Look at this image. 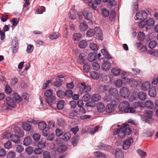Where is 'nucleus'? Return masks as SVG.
<instances>
[{
  "instance_id": "0eeeda50",
  "label": "nucleus",
  "mask_w": 158,
  "mask_h": 158,
  "mask_svg": "<svg viewBox=\"0 0 158 158\" xmlns=\"http://www.w3.org/2000/svg\"><path fill=\"white\" fill-rule=\"evenodd\" d=\"M6 104L8 106L14 108L16 106V102L14 100L9 97H7L6 98Z\"/></svg>"
},
{
  "instance_id": "ddd939ff",
  "label": "nucleus",
  "mask_w": 158,
  "mask_h": 158,
  "mask_svg": "<svg viewBox=\"0 0 158 158\" xmlns=\"http://www.w3.org/2000/svg\"><path fill=\"white\" fill-rule=\"evenodd\" d=\"M124 154L121 149H117L115 151V158H123Z\"/></svg>"
},
{
  "instance_id": "4d7b16f0",
  "label": "nucleus",
  "mask_w": 158,
  "mask_h": 158,
  "mask_svg": "<svg viewBox=\"0 0 158 158\" xmlns=\"http://www.w3.org/2000/svg\"><path fill=\"white\" fill-rule=\"evenodd\" d=\"M115 17V12L114 10H112L110 12L109 18L110 20L113 21Z\"/></svg>"
},
{
  "instance_id": "9b49d317",
  "label": "nucleus",
  "mask_w": 158,
  "mask_h": 158,
  "mask_svg": "<svg viewBox=\"0 0 158 158\" xmlns=\"http://www.w3.org/2000/svg\"><path fill=\"white\" fill-rule=\"evenodd\" d=\"M12 53H16L18 50L19 48V44L17 41H13L12 43Z\"/></svg>"
},
{
  "instance_id": "5701e85b",
  "label": "nucleus",
  "mask_w": 158,
  "mask_h": 158,
  "mask_svg": "<svg viewBox=\"0 0 158 158\" xmlns=\"http://www.w3.org/2000/svg\"><path fill=\"white\" fill-rule=\"evenodd\" d=\"M88 44L87 42L85 40H81L78 43L79 47L81 48H84Z\"/></svg>"
},
{
  "instance_id": "f3484780",
  "label": "nucleus",
  "mask_w": 158,
  "mask_h": 158,
  "mask_svg": "<svg viewBox=\"0 0 158 158\" xmlns=\"http://www.w3.org/2000/svg\"><path fill=\"white\" fill-rule=\"evenodd\" d=\"M97 107L98 111L100 112H103L105 109V106L104 104L100 102L98 103Z\"/></svg>"
},
{
  "instance_id": "c9c22d12",
  "label": "nucleus",
  "mask_w": 158,
  "mask_h": 158,
  "mask_svg": "<svg viewBox=\"0 0 158 158\" xmlns=\"http://www.w3.org/2000/svg\"><path fill=\"white\" fill-rule=\"evenodd\" d=\"M60 35L58 33L55 32L52 33L50 35V38L52 40L56 39L58 38Z\"/></svg>"
},
{
  "instance_id": "a878e982",
  "label": "nucleus",
  "mask_w": 158,
  "mask_h": 158,
  "mask_svg": "<svg viewBox=\"0 0 158 158\" xmlns=\"http://www.w3.org/2000/svg\"><path fill=\"white\" fill-rule=\"evenodd\" d=\"M146 107L150 109H152L154 106V104L150 100L146 101L145 103Z\"/></svg>"
},
{
  "instance_id": "6e6552de",
  "label": "nucleus",
  "mask_w": 158,
  "mask_h": 158,
  "mask_svg": "<svg viewBox=\"0 0 158 158\" xmlns=\"http://www.w3.org/2000/svg\"><path fill=\"white\" fill-rule=\"evenodd\" d=\"M121 127L124 130L126 135H129L131 133V130L127 124L125 123L122 124Z\"/></svg>"
},
{
  "instance_id": "603ef678",
  "label": "nucleus",
  "mask_w": 158,
  "mask_h": 158,
  "mask_svg": "<svg viewBox=\"0 0 158 158\" xmlns=\"http://www.w3.org/2000/svg\"><path fill=\"white\" fill-rule=\"evenodd\" d=\"M62 81L60 79H58L54 83V85L56 87H59L62 84Z\"/></svg>"
},
{
  "instance_id": "7c9ffc66",
  "label": "nucleus",
  "mask_w": 158,
  "mask_h": 158,
  "mask_svg": "<svg viewBox=\"0 0 158 158\" xmlns=\"http://www.w3.org/2000/svg\"><path fill=\"white\" fill-rule=\"evenodd\" d=\"M138 95L139 98L141 100H144L146 98V94L143 92H139Z\"/></svg>"
},
{
  "instance_id": "1a4fd4ad",
  "label": "nucleus",
  "mask_w": 158,
  "mask_h": 158,
  "mask_svg": "<svg viewBox=\"0 0 158 158\" xmlns=\"http://www.w3.org/2000/svg\"><path fill=\"white\" fill-rule=\"evenodd\" d=\"M111 64L108 60L105 61L104 60V63L102 64V70L104 71L108 70L110 68Z\"/></svg>"
},
{
  "instance_id": "b1692460",
  "label": "nucleus",
  "mask_w": 158,
  "mask_h": 158,
  "mask_svg": "<svg viewBox=\"0 0 158 158\" xmlns=\"http://www.w3.org/2000/svg\"><path fill=\"white\" fill-rule=\"evenodd\" d=\"M12 96L14 99L17 103H19L22 100V98L16 93L13 94Z\"/></svg>"
},
{
  "instance_id": "ea45409f",
  "label": "nucleus",
  "mask_w": 158,
  "mask_h": 158,
  "mask_svg": "<svg viewBox=\"0 0 158 158\" xmlns=\"http://www.w3.org/2000/svg\"><path fill=\"white\" fill-rule=\"evenodd\" d=\"M96 36L98 38L99 40H102V30H97L96 31Z\"/></svg>"
},
{
  "instance_id": "39448f33",
  "label": "nucleus",
  "mask_w": 158,
  "mask_h": 158,
  "mask_svg": "<svg viewBox=\"0 0 158 158\" xmlns=\"http://www.w3.org/2000/svg\"><path fill=\"white\" fill-rule=\"evenodd\" d=\"M133 142V139L131 137H129L126 140H124L123 142V148L124 150L127 149Z\"/></svg>"
},
{
  "instance_id": "49530a36",
  "label": "nucleus",
  "mask_w": 158,
  "mask_h": 158,
  "mask_svg": "<svg viewBox=\"0 0 158 158\" xmlns=\"http://www.w3.org/2000/svg\"><path fill=\"white\" fill-rule=\"evenodd\" d=\"M80 30H87L88 27L87 23L84 21L81 23L80 25Z\"/></svg>"
},
{
  "instance_id": "de8ad7c7",
  "label": "nucleus",
  "mask_w": 158,
  "mask_h": 158,
  "mask_svg": "<svg viewBox=\"0 0 158 158\" xmlns=\"http://www.w3.org/2000/svg\"><path fill=\"white\" fill-rule=\"evenodd\" d=\"M29 95L28 94L24 93L22 95V100H24V101L26 103L28 102V97Z\"/></svg>"
},
{
  "instance_id": "338daca9",
  "label": "nucleus",
  "mask_w": 158,
  "mask_h": 158,
  "mask_svg": "<svg viewBox=\"0 0 158 158\" xmlns=\"http://www.w3.org/2000/svg\"><path fill=\"white\" fill-rule=\"evenodd\" d=\"M73 92L71 90H68L65 92V96L71 97L73 96Z\"/></svg>"
},
{
  "instance_id": "e433bc0d",
  "label": "nucleus",
  "mask_w": 158,
  "mask_h": 158,
  "mask_svg": "<svg viewBox=\"0 0 158 158\" xmlns=\"http://www.w3.org/2000/svg\"><path fill=\"white\" fill-rule=\"evenodd\" d=\"M108 87L105 85H102L99 86L98 88V90L101 92H104L107 90Z\"/></svg>"
},
{
  "instance_id": "c03bdc74",
  "label": "nucleus",
  "mask_w": 158,
  "mask_h": 158,
  "mask_svg": "<svg viewBox=\"0 0 158 158\" xmlns=\"http://www.w3.org/2000/svg\"><path fill=\"white\" fill-rule=\"evenodd\" d=\"M111 72L115 76H118L119 75L120 73V70L119 69L114 68L112 69Z\"/></svg>"
},
{
  "instance_id": "09e8293b",
  "label": "nucleus",
  "mask_w": 158,
  "mask_h": 158,
  "mask_svg": "<svg viewBox=\"0 0 158 158\" xmlns=\"http://www.w3.org/2000/svg\"><path fill=\"white\" fill-rule=\"evenodd\" d=\"M69 115L70 118H73L77 116V113L75 110H72L69 113Z\"/></svg>"
},
{
  "instance_id": "0e129e2a",
  "label": "nucleus",
  "mask_w": 158,
  "mask_h": 158,
  "mask_svg": "<svg viewBox=\"0 0 158 158\" xmlns=\"http://www.w3.org/2000/svg\"><path fill=\"white\" fill-rule=\"evenodd\" d=\"M32 138L35 141H38L40 138V135L38 134L35 133L33 135Z\"/></svg>"
},
{
  "instance_id": "aec40b11",
  "label": "nucleus",
  "mask_w": 158,
  "mask_h": 158,
  "mask_svg": "<svg viewBox=\"0 0 158 158\" xmlns=\"http://www.w3.org/2000/svg\"><path fill=\"white\" fill-rule=\"evenodd\" d=\"M82 35L79 33L74 34L73 35V39L74 41H78L82 38Z\"/></svg>"
},
{
  "instance_id": "7ed1b4c3",
  "label": "nucleus",
  "mask_w": 158,
  "mask_h": 158,
  "mask_svg": "<svg viewBox=\"0 0 158 158\" xmlns=\"http://www.w3.org/2000/svg\"><path fill=\"white\" fill-rule=\"evenodd\" d=\"M118 127H119V128H115L113 131V135H118V136L120 138H123L126 135L124 130L122 127H120L119 125H118Z\"/></svg>"
},
{
  "instance_id": "bf43d9fd",
  "label": "nucleus",
  "mask_w": 158,
  "mask_h": 158,
  "mask_svg": "<svg viewBox=\"0 0 158 158\" xmlns=\"http://www.w3.org/2000/svg\"><path fill=\"white\" fill-rule=\"evenodd\" d=\"M44 158H51V155L49 152L47 151H44L43 152Z\"/></svg>"
},
{
  "instance_id": "3c124183",
  "label": "nucleus",
  "mask_w": 158,
  "mask_h": 158,
  "mask_svg": "<svg viewBox=\"0 0 158 158\" xmlns=\"http://www.w3.org/2000/svg\"><path fill=\"white\" fill-rule=\"evenodd\" d=\"M57 96L60 98H63L65 96V92L61 90H59L57 92Z\"/></svg>"
},
{
  "instance_id": "37998d69",
  "label": "nucleus",
  "mask_w": 158,
  "mask_h": 158,
  "mask_svg": "<svg viewBox=\"0 0 158 158\" xmlns=\"http://www.w3.org/2000/svg\"><path fill=\"white\" fill-rule=\"evenodd\" d=\"M79 140V136L75 135L73 137L72 139V143L75 146Z\"/></svg>"
},
{
  "instance_id": "c85d7f7f",
  "label": "nucleus",
  "mask_w": 158,
  "mask_h": 158,
  "mask_svg": "<svg viewBox=\"0 0 158 158\" xmlns=\"http://www.w3.org/2000/svg\"><path fill=\"white\" fill-rule=\"evenodd\" d=\"M57 124L60 126H64L66 123L65 120L61 118H57Z\"/></svg>"
},
{
  "instance_id": "774afa93",
  "label": "nucleus",
  "mask_w": 158,
  "mask_h": 158,
  "mask_svg": "<svg viewBox=\"0 0 158 158\" xmlns=\"http://www.w3.org/2000/svg\"><path fill=\"white\" fill-rule=\"evenodd\" d=\"M34 49V46L33 45H30L27 46L26 51L28 53H31L33 51Z\"/></svg>"
},
{
  "instance_id": "f8f14e48",
  "label": "nucleus",
  "mask_w": 158,
  "mask_h": 158,
  "mask_svg": "<svg viewBox=\"0 0 158 158\" xmlns=\"http://www.w3.org/2000/svg\"><path fill=\"white\" fill-rule=\"evenodd\" d=\"M113 102H112V103L113 104H109L106 107V111L108 113H110L112 112L114 109V105H115L116 104V103H114Z\"/></svg>"
},
{
  "instance_id": "8fccbe9b",
  "label": "nucleus",
  "mask_w": 158,
  "mask_h": 158,
  "mask_svg": "<svg viewBox=\"0 0 158 158\" xmlns=\"http://www.w3.org/2000/svg\"><path fill=\"white\" fill-rule=\"evenodd\" d=\"M38 127L40 129L42 130L46 127V124L44 121L40 122L38 123Z\"/></svg>"
},
{
  "instance_id": "a211bd4d",
  "label": "nucleus",
  "mask_w": 158,
  "mask_h": 158,
  "mask_svg": "<svg viewBox=\"0 0 158 158\" xmlns=\"http://www.w3.org/2000/svg\"><path fill=\"white\" fill-rule=\"evenodd\" d=\"M96 58V54L95 52L90 53L88 55V59L90 62L95 60Z\"/></svg>"
},
{
  "instance_id": "a19ab883",
  "label": "nucleus",
  "mask_w": 158,
  "mask_h": 158,
  "mask_svg": "<svg viewBox=\"0 0 158 158\" xmlns=\"http://www.w3.org/2000/svg\"><path fill=\"white\" fill-rule=\"evenodd\" d=\"M139 27L141 28H143L145 27L146 28V30H148L146 22L145 20H143L141 21L139 23Z\"/></svg>"
},
{
  "instance_id": "6ab92c4d",
  "label": "nucleus",
  "mask_w": 158,
  "mask_h": 158,
  "mask_svg": "<svg viewBox=\"0 0 158 158\" xmlns=\"http://www.w3.org/2000/svg\"><path fill=\"white\" fill-rule=\"evenodd\" d=\"M31 139L30 136H27L25 137L23 141V144L27 146L30 144L31 142Z\"/></svg>"
},
{
  "instance_id": "bb28decb",
  "label": "nucleus",
  "mask_w": 158,
  "mask_h": 158,
  "mask_svg": "<svg viewBox=\"0 0 158 158\" xmlns=\"http://www.w3.org/2000/svg\"><path fill=\"white\" fill-rule=\"evenodd\" d=\"M71 135L69 132H67L64 133L62 136V139L64 141H67L70 139Z\"/></svg>"
},
{
  "instance_id": "69168bd1",
  "label": "nucleus",
  "mask_w": 158,
  "mask_h": 158,
  "mask_svg": "<svg viewBox=\"0 0 158 158\" xmlns=\"http://www.w3.org/2000/svg\"><path fill=\"white\" fill-rule=\"evenodd\" d=\"M137 152L139 156L143 157H145L147 155L146 152H143L142 150L140 149H139L137 150Z\"/></svg>"
},
{
  "instance_id": "20e7f679",
  "label": "nucleus",
  "mask_w": 158,
  "mask_h": 158,
  "mask_svg": "<svg viewBox=\"0 0 158 158\" xmlns=\"http://www.w3.org/2000/svg\"><path fill=\"white\" fill-rule=\"evenodd\" d=\"M80 85V92L81 94L88 93L91 91V87L89 85H85L84 82L81 83Z\"/></svg>"
},
{
  "instance_id": "13d9d810",
  "label": "nucleus",
  "mask_w": 158,
  "mask_h": 158,
  "mask_svg": "<svg viewBox=\"0 0 158 158\" xmlns=\"http://www.w3.org/2000/svg\"><path fill=\"white\" fill-rule=\"evenodd\" d=\"M91 96L89 94L87 93L85 94L82 97L83 100L84 102H86L90 99Z\"/></svg>"
},
{
  "instance_id": "473e14b6",
  "label": "nucleus",
  "mask_w": 158,
  "mask_h": 158,
  "mask_svg": "<svg viewBox=\"0 0 158 158\" xmlns=\"http://www.w3.org/2000/svg\"><path fill=\"white\" fill-rule=\"evenodd\" d=\"M64 101L63 100L59 101L57 104V107L58 109H62L64 108Z\"/></svg>"
},
{
  "instance_id": "a18cd8bd",
  "label": "nucleus",
  "mask_w": 158,
  "mask_h": 158,
  "mask_svg": "<svg viewBox=\"0 0 158 158\" xmlns=\"http://www.w3.org/2000/svg\"><path fill=\"white\" fill-rule=\"evenodd\" d=\"M67 149V147L64 145H62L59 146L57 148V151L59 152H63Z\"/></svg>"
},
{
  "instance_id": "dca6fc26",
  "label": "nucleus",
  "mask_w": 158,
  "mask_h": 158,
  "mask_svg": "<svg viewBox=\"0 0 158 158\" xmlns=\"http://www.w3.org/2000/svg\"><path fill=\"white\" fill-rule=\"evenodd\" d=\"M10 139L12 141L15 143H19L20 141L19 137L17 135H12Z\"/></svg>"
},
{
  "instance_id": "c756f323",
  "label": "nucleus",
  "mask_w": 158,
  "mask_h": 158,
  "mask_svg": "<svg viewBox=\"0 0 158 158\" xmlns=\"http://www.w3.org/2000/svg\"><path fill=\"white\" fill-rule=\"evenodd\" d=\"M147 29L148 27L152 26L155 23V21L152 18H150L148 20L146 21Z\"/></svg>"
},
{
  "instance_id": "4468645a",
  "label": "nucleus",
  "mask_w": 158,
  "mask_h": 158,
  "mask_svg": "<svg viewBox=\"0 0 158 158\" xmlns=\"http://www.w3.org/2000/svg\"><path fill=\"white\" fill-rule=\"evenodd\" d=\"M150 83L148 81L143 83L141 85V89L144 91H147L150 87Z\"/></svg>"
},
{
  "instance_id": "72a5a7b5",
  "label": "nucleus",
  "mask_w": 158,
  "mask_h": 158,
  "mask_svg": "<svg viewBox=\"0 0 158 158\" xmlns=\"http://www.w3.org/2000/svg\"><path fill=\"white\" fill-rule=\"evenodd\" d=\"M146 115L148 119H151L152 118V116L153 112L152 111L148 110L145 111Z\"/></svg>"
},
{
  "instance_id": "6e6d98bb",
  "label": "nucleus",
  "mask_w": 158,
  "mask_h": 158,
  "mask_svg": "<svg viewBox=\"0 0 158 158\" xmlns=\"http://www.w3.org/2000/svg\"><path fill=\"white\" fill-rule=\"evenodd\" d=\"M46 146V142L45 141H40L38 143V147L41 148H44Z\"/></svg>"
},
{
  "instance_id": "58836bf2",
  "label": "nucleus",
  "mask_w": 158,
  "mask_h": 158,
  "mask_svg": "<svg viewBox=\"0 0 158 158\" xmlns=\"http://www.w3.org/2000/svg\"><path fill=\"white\" fill-rule=\"evenodd\" d=\"M157 44V42L155 40L150 41L148 44V47L149 48L152 49L156 47Z\"/></svg>"
},
{
  "instance_id": "4c0bfd02",
  "label": "nucleus",
  "mask_w": 158,
  "mask_h": 158,
  "mask_svg": "<svg viewBox=\"0 0 158 158\" xmlns=\"http://www.w3.org/2000/svg\"><path fill=\"white\" fill-rule=\"evenodd\" d=\"M109 14V11L106 9H103L102 10V15L104 17L108 16Z\"/></svg>"
},
{
  "instance_id": "052dcab7",
  "label": "nucleus",
  "mask_w": 158,
  "mask_h": 158,
  "mask_svg": "<svg viewBox=\"0 0 158 158\" xmlns=\"http://www.w3.org/2000/svg\"><path fill=\"white\" fill-rule=\"evenodd\" d=\"M92 66L94 69L98 70L100 68V66L96 62H94L92 64Z\"/></svg>"
},
{
  "instance_id": "cd10ccee",
  "label": "nucleus",
  "mask_w": 158,
  "mask_h": 158,
  "mask_svg": "<svg viewBox=\"0 0 158 158\" xmlns=\"http://www.w3.org/2000/svg\"><path fill=\"white\" fill-rule=\"evenodd\" d=\"M101 51L103 55L106 58L111 59L112 57L109 54L108 52L105 49H102Z\"/></svg>"
},
{
  "instance_id": "412c9836",
  "label": "nucleus",
  "mask_w": 158,
  "mask_h": 158,
  "mask_svg": "<svg viewBox=\"0 0 158 158\" xmlns=\"http://www.w3.org/2000/svg\"><path fill=\"white\" fill-rule=\"evenodd\" d=\"M23 129L26 131H30L31 129V126L27 123H23L22 125Z\"/></svg>"
},
{
  "instance_id": "2eb2a0df",
  "label": "nucleus",
  "mask_w": 158,
  "mask_h": 158,
  "mask_svg": "<svg viewBox=\"0 0 158 158\" xmlns=\"http://www.w3.org/2000/svg\"><path fill=\"white\" fill-rule=\"evenodd\" d=\"M109 92L110 95L114 96L116 97L118 95V90L115 88L110 89Z\"/></svg>"
},
{
  "instance_id": "5fc2aeb1",
  "label": "nucleus",
  "mask_w": 158,
  "mask_h": 158,
  "mask_svg": "<svg viewBox=\"0 0 158 158\" xmlns=\"http://www.w3.org/2000/svg\"><path fill=\"white\" fill-rule=\"evenodd\" d=\"M96 32L95 30H88L86 34L88 36L92 37L95 35Z\"/></svg>"
},
{
  "instance_id": "f03ea898",
  "label": "nucleus",
  "mask_w": 158,
  "mask_h": 158,
  "mask_svg": "<svg viewBox=\"0 0 158 158\" xmlns=\"http://www.w3.org/2000/svg\"><path fill=\"white\" fill-rule=\"evenodd\" d=\"M44 96L46 97V102L50 106H52V102L55 100L56 97L53 95V91L51 89L46 90L44 93Z\"/></svg>"
},
{
  "instance_id": "680f3d73",
  "label": "nucleus",
  "mask_w": 158,
  "mask_h": 158,
  "mask_svg": "<svg viewBox=\"0 0 158 158\" xmlns=\"http://www.w3.org/2000/svg\"><path fill=\"white\" fill-rule=\"evenodd\" d=\"M88 4L89 6L94 10H96L97 8V6L94 3V2L93 1H90L88 2Z\"/></svg>"
},
{
  "instance_id": "f257e3e1",
  "label": "nucleus",
  "mask_w": 158,
  "mask_h": 158,
  "mask_svg": "<svg viewBox=\"0 0 158 158\" xmlns=\"http://www.w3.org/2000/svg\"><path fill=\"white\" fill-rule=\"evenodd\" d=\"M118 107L120 111L126 113H134L136 112L133 108L130 107L129 103L126 101L120 102Z\"/></svg>"
},
{
  "instance_id": "79ce46f5",
  "label": "nucleus",
  "mask_w": 158,
  "mask_h": 158,
  "mask_svg": "<svg viewBox=\"0 0 158 158\" xmlns=\"http://www.w3.org/2000/svg\"><path fill=\"white\" fill-rule=\"evenodd\" d=\"M123 82L120 79H118L114 81V84L115 86L119 88L121 87L122 85Z\"/></svg>"
},
{
  "instance_id": "9d476101",
  "label": "nucleus",
  "mask_w": 158,
  "mask_h": 158,
  "mask_svg": "<svg viewBox=\"0 0 158 158\" xmlns=\"http://www.w3.org/2000/svg\"><path fill=\"white\" fill-rule=\"evenodd\" d=\"M85 54L84 53H81L79 56V58L77 60V62L81 64L84 63L85 60Z\"/></svg>"
},
{
  "instance_id": "4be33fe9",
  "label": "nucleus",
  "mask_w": 158,
  "mask_h": 158,
  "mask_svg": "<svg viewBox=\"0 0 158 158\" xmlns=\"http://www.w3.org/2000/svg\"><path fill=\"white\" fill-rule=\"evenodd\" d=\"M149 95L151 97H155L156 95V89L154 87H152L148 92Z\"/></svg>"
},
{
  "instance_id": "f704fd0d",
  "label": "nucleus",
  "mask_w": 158,
  "mask_h": 158,
  "mask_svg": "<svg viewBox=\"0 0 158 158\" xmlns=\"http://www.w3.org/2000/svg\"><path fill=\"white\" fill-rule=\"evenodd\" d=\"M83 15L85 19L89 20L92 18V13L90 12H85L84 14Z\"/></svg>"
},
{
  "instance_id": "423d86ee",
  "label": "nucleus",
  "mask_w": 158,
  "mask_h": 158,
  "mask_svg": "<svg viewBox=\"0 0 158 158\" xmlns=\"http://www.w3.org/2000/svg\"><path fill=\"white\" fill-rule=\"evenodd\" d=\"M120 94L121 95L124 97H128L129 94L128 89L126 87H123L120 91Z\"/></svg>"
},
{
  "instance_id": "864d4df0",
  "label": "nucleus",
  "mask_w": 158,
  "mask_h": 158,
  "mask_svg": "<svg viewBox=\"0 0 158 158\" xmlns=\"http://www.w3.org/2000/svg\"><path fill=\"white\" fill-rule=\"evenodd\" d=\"M19 22V20L18 18H14L12 19V28L14 29L13 28V27L14 26H15L16 25L18 24Z\"/></svg>"
},
{
  "instance_id": "393cba45",
  "label": "nucleus",
  "mask_w": 158,
  "mask_h": 158,
  "mask_svg": "<svg viewBox=\"0 0 158 158\" xmlns=\"http://www.w3.org/2000/svg\"><path fill=\"white\" fill-rule=\"evenodd\" d=\"M90 76L93 79H98L99 77V74L95 71H92L90 73Z\"/></svg>"
},
{
  "instance_id": "2f4dec72",
  "label": "nucleus",
  "mask_w": 158,
  "mask_h": 158,
  "mask_svg": "<svg viewBox=\"0 0 158 158\" xmlns=\"http://www.w3.org/2000/svg\"><path fill=\"white\" fill-rule=\"evenodd\" d=\"M92 101L94 102H98L100 100L101 97L100 95L98 94L93 95L91 98Z\"/></svg>"
},
{
  "instance_id": "e2e57ef3",
  "label": "nucleus",
  "mask_w": 158,
  "mask_h": 158,
  "mask_svg": "<svg viewBox=\"0 0 158 158\" xmlns=\"http://www.w3.org/2000/svg\"><path fill=\"white\" fill-rule=\"evenodd\" d=\"M84 71L88 73L89 72L90 70V66L87 64H85L83 66Z\"/></svg>"
}]
</instances>
